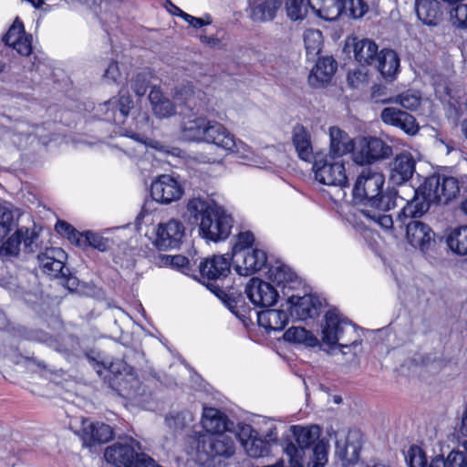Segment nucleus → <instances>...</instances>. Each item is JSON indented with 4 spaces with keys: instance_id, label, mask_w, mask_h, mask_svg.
I'll list each match as a JSON object with an SVG mask.
<instances>
[{
    "instance_id": "nucleus-1",
    "label": "nucleus",
    "mask_w": 467,
    "mask_h": 467,
    "mask_svg": "<svg viewBox=\"0 0 467 467\" xmlns=\"http://www.w3.org/2000/svg\"><path fill=\"white\" fill-rule=\"evenodd\" d=\"M384 175L365 168L357 178L353 187L354 199L362 202L367 200L371 208L358 210L355 216L362 223L377 224L387 232L394 233V223L391 215L383 212L390 208V196L383 193Z\"/></svg>"
},
{
    "instance_id": "nucleus-2",
    "label": "nucleus",
    "mask_w": 467,
    "mask_h": 467,
    "mask_svg": "<svg viewBox=\"0 0 467 467\" xmlns=\"http://www.w3.org/2000/svg\"><path fill=\"white\" fill-rule=\"evenodd\" d=\"M356 331L351 322L337 309H331L325 315L322 328V340L330 348L339 346L348 348L355 342Z\"/></svg>"
},
{
    "instance_id": "nucleus-3",
    "label": "nucleus",
    "mask_w": 467,
    "mask_h": 467,
    "mask_svg": "<svg viewBox=\"0 0 467 467\" xmlns=\"http://www.w3.org/2000/svg\"><path fill=\"white\" fill-rule=\"evenodd\" d=\"M140 450L139 442L130 439L125 442H117L108 447L104 457L109 463L117 467H150L152 462L145 453L138 452Z\"/></svg>"
},
{
    "instance_id": "nucleus-4",
    "label": "nucleus",
    "mask_w": 467,
    "mask_h": 467,
    "mask_svg": "<svg viewBox=\"0 0 467 467\" xmlns=\"http://www.w3.org/2000/svg\"><path fill=\"white\" fill-rule=\"evenodd\" d=\"M312 171L317 182L327 186L344 188L349 185L346 162L329 156L316 157Z\"/></svg>"
},
{
    "instance_id": "nucleus-5",
    "label": "nucleus",
    "mask_w": 467,
    "mask_h": 467,
    "mask_svg": "<svg viewBox=\"0 0 467 467\" xmlns=\"http://www.w3.org/2000/svg\"><path fill=\"white\" fill-rule=\"evenodd\" d=\"M231 271V263L225 255H213L205 258L199 265L202 282L215 295L220 296L223 291L213 281L222 280L228 276Z\"/></svg>"
},
{
    "instance_id": "nucleus-6",
    "label": "nucleus",
    "mask_w": 467,
    "mask_h": 467,
    "mask_svg": "<svg viewBox=\"0 0 467 467\" xmlns=\"http://www.w3.org/2000/svg\"><path fill=\"white\" fill-rule=\"evenodd\" d=\"M234 224L233 217L226 211L217 206L208 218L201 223V234L211 241H221L226 239Z\"/></svg>"
},
{
    "instance_id": "nucleus-7",
    "label": "nucleus",
    "mask_w": 467,
    "mask_h": 467,
    "mask_svg": "<svg viewBox=\"0 0 467 467\" xmlns=\"http://www.w3.org/2000/svg\"><path fill=\"white\" fill-rule=\"evenodd\" d=\"M425 192L435 202L447 203L460 192V182L457 178L445 175H433L423 182Z\"/></svg>"
},
{
    "instance_id": "nucleus-8",
    "label": "nucleus",
    "mask_w": 467,
    "mask_h": 467,
    "mask_svg": "<svg viewBox=\"0 0 467 467\" xmlns=\"http://www.w3.org/2000/svg\"><path fill=\"white\" fill-rule=\"evenodd\" d=\"M199 450L210 458H230L234 454V435L232 432L202 435L199 440Z\"/></svg>"
},
{
    "instance_id": "nucleus-9",
    "label": "nucleus",
    "mask_w": 467,
    "mask_h": 467,
    "mask_svg": "<svg viewBox=\"0 0 467 467\" xmlns=\"http://www.w3.org/2000/svg\"><path fill=\"white\" fill-rule=\"evenodd\" d=\"M392 155V148L379 138L363 139L353 153V161L359 165L371 164Z\"/></svg>"
},
{
    "instance_id": "nucleus-10",
    "label": "nucleus",
    "mask_w": 467,
    "mask_h": 467,
    "mask_svg": "<svg viewBox=\"0 0 467 467\" xmlns=\"http://www.w3.org/2000/svg\"><path fill=\"white\" fill-rule=\"evenodd\" d=\"M185 234V227L179 219L161 222L156 228L154 244L161 250L179 247Z\"/></svg>"
},
{
    "instance_id": "nucleus-11",
    "label": "nucleus",
    "mask_w": 467,
    "mask_h": 467,
    "mask_svg": "<svg viewBox=\"0 0 467 467\" xmlns=\"http://www.w3.org/2000/svg\"><path fill=\"white\" fill-rule=\"evenodd\" d=\"M150 194L154 201L169 204L181 199L183 188L173 176L162 174L152 182Z\"/></svg>"
},
{
    "instance_id": "nucleus-12",
    "label": "nucleus",
    "mask_w": 467,
    "mask_h": 467,
    "mask_svg": "<svg viewBox=\"0 0 467 467\" xmlns=\"http://www.w3.org/2000/svg\"><path fill=\"white\" fill-rule=\"evenodd\" d=\"M235 271L240 275H250L261 270L266 264L267 257L265 251L251 249L232 254Z\"/></svg>"
},
{
    "instance_id": "nucleus-13",
    "label": "nucleus",
    "mask_w": 467,
    "mask_h": 467,
    "mask_svg": "<svg viewBox=\"0 0 467 467\" xmlns=\"http://www.w3.org/2000/svg\"><path fill=\"white\" fill-rule=\"evenodd\" d=\"M402 225L406 226L407 240L413 247L420 249L422 253L432 248L435 234L428 224L418 220H410L401 223L400 227Z\"/></svg>"
},
{
    "instance_id": "nucleus-14",
    "label": "nucleus",
    "mask_w": 467,
    "mask_h": 467,
    "mask_svg": "<svg viewBox=\"0 0 467 467\" xmlns=\"http://www.w3.org/2000/svg\"><path fill=\"white\" fill-rule=\"evenodd\" d=\"M250 301L259 307H270L275 304L278 294L272 285L259 278H252L245 287Z\"/></svg>"
},
{
    "instance_id": "nucleus-15",
    "label": "nucleus",
    "mask_w": 467,
    "mask_h": 467,
    "mask_svg": "<svg viewBox=\"0 0 467 467\" xmlns=\"http://www.w3.org/2000/svg\"><path fill=\"white\" fill-rule=\"evenodd\" d=\"M202 142L215 145L223 150H234L236 140L234 135L222 123L209 119Z\"/></svg>"
},
{
    "instance_id": "nucleus-16",
    "label": "nucleus",
    "mask_w": 467,
    "mask_h": 467,
    "mask_svg": "<svg viewBox=\"0 0 467 467\" xmlns=\"http://www.w3.org/2000/svg\"><path fill=\"white\" fill-rule=\"evenodd\" d=\"M435 201L429 198L425 192L424 185L422 184L417 191L412 200L408 202L402 208L398 215V222L405 223L406 219L415 220L414 218L420 217L430 208L431 203Z\"/></svg>"
},
{
    "instance_id": "nucleus-17",
    "label": "nucleus",
    "mask_w": 467,
    "mask_h": 467,
    "mask_svg": "<svg viewBox=\"0 0 467 467\" xmlns=\"http://www.w3.org/2000/svg\"><path fill=\"white\" fill-rule=\"evenodd\" d=\"M382 121L395 126L409 135H415L419 130L416 119L410 113L394 107L385 108L380 114Z\"/></svg>"
},
{
    "instance_id": "nucleus-18",
    "label": "nucleus",
    "mask_w": 467,
    "mask_h": 467,
    "mask_svg": "<svg viewBox=\"0 0 467 467\" xmlns=\"http://www.w3.org/2000/svg\"><path fill=\"white\" fill-rule=\"evenodd\" d=\"M112 430L108 424L94 423L88 420L82 421L81 438L87 446L108 442L112 438Z\"/></svg>"
},
{
    "instance_id": "nucleus-19",
    "label": "nucleus",
    "mask_w": 467,
    "mask_h": 467,
    "mask_svg": "<svg viewBox=\"0 0 467 467\" xmlns=\"http://www.w3.org/2000/svg\"><path fill=\"white\" fill-rule=\"evenodd\" d=\"M337 69V62L331 57L318 59L308 76V83L318 88L328 84Z\"/></svg>"
},
{
    "instance_id": "nucleus-20",
    "label": "nucleus",
    "mask_w": 467,
    "mask_h": 467,
    "mask_svg": "<svg viewBox=\"0 0 467 467\" xmlns=\"http://www.w3.org/2000/svg\"><path fill=\"white\" fill-rule=\"evenodd\" d=\"M361 442L357 434L348 436L344 442H337V455L344 467L355 465L359 459Z\"/></svg>"
},
{
    "instance_id": "nucleus-21",
    "label": "nucleus",
    "mask_w": 467,
    "mask_h": 467,
    "mask_svg": "<svg viewBox=\"0 0 467 467\" xmlns=\"http://www.w3.org/2000/svg\"><path fill=\"white\" fill-rule=\"evenodd\" d=\"M329 151L327 156L341 159L354 150L352 139L337 127L329 129Z\"/></svg>"
},
{
    "instance_id": "nucleus-22",
    "label": "nucleus",
    "mask_w": 467,
    "mask_h": 467,
    "mask_svg": "<svg viewBox=\"0 0 467 467\" xmlns=\"http://www.w3.org/2000/svg\"><path fill=\"white\" fill-rule=\"evenodd\" d=\"M289 301L291 303V315L302 320L317 316L321 306L318 298L311 295H306L296 299L295 296H291Z\"/></svg>"
},
{
    "instance_id": "nucleus-23",
    "label": "nucleus",
    "mask_w": 467,
    "mask_h": 467,
    "mask_svg": "<svg viewBox=\"0 0 467 467\" xmlns=\"http://www.w3.org/2000/svg\"><path fill=\"white\" fill-rule=\"evenodd\" d=\"M216 205H212L207 200L194 197L188 200L186 204V216L190 223L198 224L199 229L202 220L208 218Z\"/></svg>"
},
{
    "instance_id": "nucleus-24",
    "label": "nucleus",
    "mask_w": 467,
    "mask_h": 467,
    "mask_svg": "<svg viewBox=\"0 0 467 467\" xmlns=\"http://www.w3.org/2000/svg\"><path fill=\"white\" fill-rule=\"evenodd\" d=\"M415 171V161L410 153L398 155L391 168L390 179L396 184H401L410 180Z\"/></svg>"
},
{
    "instance_id": "nucleus-25",
    "label": "nucleus",
    "mask_w": 467,
    "mask_h": 467,
    "mask_svg": "<svg viewBox=\"0 0 467 467\" xmlns=\"http://www.w3.org/2000/svg\"><path fill=\"white\" fill-rule=\"evenodd\" d=\"M354 57L361 66H373L379 52L378 45L371 39H354Z\"/></svg>"
},
{
    "instance_id": "nucleus-26",
    "label": "nucleus",
    "mask_w": 467,
    "mask_h": 467,
    "mask_svg": "<svg viewBox=\"0 0 467 467\" xmlns=\"http://www.w3.org/2000/svg\"><path fill=\"white\" fill-rule=\"evenodd\" d=\"M283 0H265L250 3V18L254 22L273 20Z\"/></svg>"
},
{
    "instance_id": "nucleus-27",
    "label": "nucleus",
    "mask_w": 467,
    "mask_h": 467,
    "mask_svg": "<svg viewBox=\"0 0 467 467\" xmlns=\"http://www.w3.org/2000/svg\"><path fill=\"white\" fill-rule=\"evenodd\" d=\"M308 6L320 18L335 21L342 15V0H307Z\"/></svg>"
},
{
    "instance_id": "nucleus-28",
    "label": "nucleus",
    "mask_w": 467,
    "mask_h": 467,
    "mask_svg": "<svg viewBox=\"0 0 467 467\" xmlns=\"http://www.w3.org/2000/svg\"><path fill=\"white\" fill-rule=\"evenodd\" d=\"M257 322L266 331H280L288 322V315L284 310L265 309L258 312Z\"/></svg>"
},
{
    "instance_id": "nucleus-29",
    "label": "nucleus",
    "mask_w": 467,
    "mask_h": 467,
    "mask_svg": "<svg viewBox=\"0 0 467 467\" xmlns=\"http://www.w3.org/2000/svg\"><path fill=\"white\" fill-rule=\"evenodd\" d=\"M293 144L298 157L305 161H315L311 136L307 130L302 125H296L293 130Z\"/></svg>"
},
{
    "instance_id": "nucleus-30",
    "label": "nucleus",
    "mask_w": 467,
    "mask_h": 467,
    "mask_svg": "<svg viewBox=\"0 0 467 467\" xmlns=\"http://www.w3.org/2000/svg\"><path fill=\"white\" fill-rule=\"evenodd\" d=\"M385 78L392 79L399 71L400 58L392 49H382L374 65Z\"/></svg>"
},
{
    "instance_id": "nucleus-31",
    "label": "nucleus",
    "mask_w": 467,
    "mask_h": 467,
    "mask_svg": "<svg viewBox=\"0 0 467 467\" xmlns=\"http://www.w3.org/2000/svg\"><path fill=\"white\" fill-rule=\"evenodd\" d=\"M153 114L159 119L173 116L176 113L174 103L164 97L160 88L153 87L149 94Z\"/></svg>"
},
{
    "instance_id": "nucleus-32",
    "label": "nucleus",
    "mask_w": 467,
    "mask_h": 467,
    "mask_svg": "<svg viewBox=\"0 0 467 467\" xmlns=\"http://www.w3.org/2000/svg\"><path fill=\"white\" fill-rule=\"evenodd\" d=\"M209 119L195 116L182 123V136L188 141L202 142Z\"/></svg>"
},
{
    "instance_id": "nucleus-33",
    "label": "nucleus",
    "mask_w": 467,
    "mask_h": 467,
    "mask_svg": "<svg viewBox=\"0 0 467 467\" xmlns=\"http://www.w3.org/2000/svg\"><path fill=\"white\" fill-rule=\"evenodd\" d=\"M205 94L200 89H195L191 84H183L176 88L173 99L180 105H185L189 109H196L205 99Z\"/></svg>"
},
{
    "instance_id": "nucleus-34",
    "label": "nucleus",
    "mask_w": 467,
    "mask_h": 467,
    "mask_svg": "<svg viewBox=\"0 0 467 467\" xmlns=\"http://www.w3.org/2000/svg\"><path fill=\"white\" fill-rule=\"evenodd\" d=\"M202 428L210 434L228 431L226 417L215 408H204L202 418Z\"/></svg>"
},
{
    "instance_id": "nucleus-35",
    "label": "nucleus",
    "mask_w": 467,
    "mask_h": 467,
    "mask_svg": "<svg viewBox=\"0 0 467 467\" xmlns=\"http://www.w3.org/2000/svg\"><path fill=\"white\" fill-rule=\"evenodd\" d=\"M57 260L47 268H42L43 272L52 277L61 278L63 280V285L69 289H73L77 285V278L69 275L68 269H65V261L67 259V254L62 252H57Z\"/></svg>"
},
{
    "instance_id": "nucleus-36",
    "label": "nucleus",
    "mask_w": 467,
    "mask_h": 467,
    "mask_svg": "<svg viewBox=\"0 0 467 467\" xmlns=\"http://www.w3.org/2000/svg\"><path fill=\"white\" fill-rule=\"evenodd\" d=\"M415 9L418 18L425 25H437L441 13L437 0H415Z\"/></svg>"
},
{
    "instance_id": "nucleus-37",
    "label": "nucleus",
    "mask_w": 467,
    "mask_h": 467,
    "mask_svg": "<svg viewBox=\"0 0 467 467\" xmlns=\"http://www.w3.org/2000/svg\"><path fill=\"white\" fill-rule=\"evenodd\" d=\"M446 243L455 254L467 255V224L452 228L446 235Z\"/></svg>"
},
{
    "instance_id": "nucleus-38",
    "label": "nucleus",
    "mask_w": 467,
    "mask_h": 467,
    "mask_svg": "<svg viewBox=\"0 0 467 467\" xmlns=\"http://www.w3.org/2000/svg\"><path fill=\"white\" fill-rule=\"evenodd\" d=\"M291 429L298 445V447L296 446L299 451L298 457H303L305 449H308L318 438V428L317 426L309 428L292 426Z\"/></svg>"
},
{
    "instance_id": "nucleus-39",
    "label": "nucleus",
    "mask_w": 467,
    "mask_h": 467,
    "mask_svg": "<svg viewBox=\"0 0 467 467\" xmlns=\"http://www.w3.org/2000/svg\"><path fill=\"white\" fill-rule=\"evenodd\" d=\"M26 234L24 229H17L10 235L5 242L0 246V257L4 260H13L16 258L20 253V244L22 243L23 234Z\"/></svg>"
},
{
    "instance_id": "nucleus-40",
    "label": "nucleus",
    "mask_w": 467,
    "mask_h": 467,
    "mask_svg": "<svg viewBox=\"0 0 467 467\" xmlns=\"http://www.w3.org/2000/svg\"><path fill=\"white\" fill-rule=\"evenodd\" d=\"M303 36L306 57L308 59H315L323 47L322 32L318 29L309 28L305 31Z\"/></svg>"
},
{
    "instance_id": "nucleus-41",
    "label": "nucleus",
    "mask_w": 467,
    "mask_h": 467,
    "mask_svg": "<svg viewBox=\"0 0 467 467\" xmlns=\"http://www.w3.org/2000/svg\"><path fill=\"white\" fill-rule=\"evenodd\" d=\"M283 337L285 341L303 344L306 347H315L318 344L317 337L302 327H290Z\"/></svg>"
},
{
    "instance_id": "nucleus-42",
    "label": "nucleus",
    "mask_w": 467,
    "mask_h": 467,
    "mask_svg": "<svg viewBox=\"0 0 467 467\" xmlns=\"http://www.w3.org/2000/svg\"><path fill=\"white\" fill-rule=\"evenodd\" d=\"M107 105L114 111V121L118 123L123 122L124 119L129 115L130 110L133 107V102L129 95H120L118 99H111Z\"/></svg>"
},
{
    "instance_id": "nucleus-43",
    "label": "nucleus",
    "mask_w": 467,
    "mask_h": 467,
    "mask_svg": "<svg viewBox=\"0 0 467 467\" xmlns=\"http://www.w3.org/2000/svg\"><path fill=\"white\" fill-rule=\"evenodd\" d=\"M432 467H467V455L460 451H451L446 458L436 456Z\"/></svg>"
},
{
    "instance_id": "nucleus-44",
    "label": "nucleus",
    "mask_w": 467,
    "mask_h": 467,
    "mask_svg": "<svg viewBox=\"0 0 467 467\" xmlns=\"http://www.w3.org/2000/svg\"><path fill=\"white\" fill-rule=\"evenodd\" d=\"M270 445L271 444L256 434L254 439L246 441L243 447L250 457L261 458L269 454Z\"/></svg>"
},
{
    "instance_id": "nucleus-45",
    "label": "nucleus",
    "mask_w": 467,
    "mask_h": 467,
    "mask_svg": "<svg viewBox=\"0 0 467 467\" xmlns=\"http://www.w3.org/2000/svg\"><path fill=\"white\" fill-rule=\"evenodd\" d=\"M420 92L410 89L396 97H390L388 100H384V102L398 103L407 109L414 110L420 106Z\"/></svg>"
},
{
    "instance_id": "nucleus-46",
    "label": "nucleus",
    "mask_w": 467,
    "mask_h": 467,
    "mask_svg": "<svg viewBox=\"0 0 467 467\" xmlns=\"http://www.w3.org/2000/svg\"><path fill=\"white\" fill-rule=\"evenodd\" d=\"M269 278L278 285H285L286 283L292 282L296 278L295 273L291 268L284 264H277L272 266L269 271Z\"/></svg>"
},
{
    "instance_id": "nucleus-47",
    "label": "nucleus",
    "mask_w": 467,
    "mask_h": 467,
    "mask_svg": "<svg viewBox=\"0 0 467 467\" xmlns=\"http://www.w3.org/2000/svg\"><path fill=\"white\" fill-rule=\"evenodd\" d=\"M76 245L79 247L92 246L99 251H106L108 248L106 239L89 231L82 233L81 236H78Z\"/></svg>"
},
{
    "instance_id": "nucleus-48",
    "label": "nucleus",
    "mask_w": 467,
    "mask_h": 467,
    "mask_svg": "<svg viewBox=\"0 0 467 467\" xmlns=\"http://www.w3.org/2000/svg\"><path fill=\"white\" fill-rule=\"evenodd\" d=\"M258 429L256 434L264 438L269 444L275 443L278 440L276 425L273 420L263 418L257 422Z\"/></svg>"
},
{
    "instance_id": "nucleus-49",
    "label": "nucleus",
    "mask_w": 467,
    "mask_h": 467,
    "mask_svg": "<svg viewBox=\"0 0 467 467\" xmlns=\"http://www.w3.org/2000/svg\"><path fill=\"white\" fill-rule=\"evenodd\" d=\"M342 14L351 18H360L368 11V5L363 0H342Z\"/></svg>"
},
{
    "instance_id": "nucleus-50",
    "label": "nucleus",
    "mask_w": 467,
    "mask_h": 467,
    "mask_svg": "<svg viewBox=\"0 0 467 467\" xmlns=\"http://www.w3.org/2000/svg\"><path fill=\"white\" fill-rule=\"evenodd\" d=\"M151 78V72L144 69L130 80V88L138 96L142 97L147 92Z\"/></svg>"
},
{
    "instance_id": "nucleus-51",
    "label": "nucleus",
    "mask_w": 467,
    "mask_h": 467,
    "mask_svg": "<svg viewBox=\"0 0 467 467\" xmlns=\"http://www.w3.org/2000/svg\"><path fill=\"white\" fill-rule=\"evenodd\" d=\"M285 8L288 17L295 21L304 19L307 13L305 0H286Z\"/></svg>"
},
{
    "instance_id": "nucleus-52",
    "label": "nucleus",
    "mask_w": 467,
    "mask_h": 467,
    "mask_svg": "<svg viewBox=\"0 0 467 467\" xmlns=\"http://www.w3.org/2000/svg\"><path fill=\"white\" fill-rule=\"evenodd\" d=\"M53 347L57 352L74 354L79 349V341L76 337L67 335L62 337L60 341H56Z\"/></svg>"
},
{
    "instance_id": "nucleus-53",
    "label": "nucleus",
    "mask_w": 467,
    "mask_h": 467,
    "mask_svg": "<svg viewBox=\"0 0 467 467\" xmlns=\"http://www.w3.org/2000/svg\"><path fill=\"white\" fill-rule=\"evenodd\" d=\"M406 461L409 467H432V462L428 466L427 458L423 451L418 446H412L408 451Z\"/></svg>"
},
{
    "instance_id": "nucleus-54",
    "label": "nucleus",
    "mask_w": 467,
    "mask_h": 467,
    "mask_svg": "<svg viewBox=\"0 0 467 467\" xmlns=\"http://www.w3.org/2000/svg\"><path fill=\"white\" fill-rule=\"evenodd\" d=\"M193 420L192 413L189 411L178 412L176 415L166 417V422L170 428L182 430Z\"/></svg>"
},
{
    "instance_id": "nucleus-55",
    "label": "nucleus",
    "mask_w": 467,
    "mask_h": 467,
    "mask_svg": "<svg viewBox=\"0 0 467 467\" xmlns=\"http://www.w3.org/2000/svg\"><path fill=\"white\" fill-rule=\"evenodd\" d=\"M451 20L459 28H467V5L460 4L451 11Z\"/></svg>"
},
{
    "instance_id": "nucleus-56",
    "label": "nucleus",
    "mask_w": 467,
    "mask_h": 467,
    "mask_svg": "<svg viewBox=\"0 0 467 467\" xmlns=\"http://www.w3.org/2000/svg\"><path fill=\"white\" fill-rule=\"evenodd\" d=\"M24 36H26L24 25L21 21L16 19L8 32L4 36L3 40L6 45L10 46L11 44H15L17 39L23 37Z\"/></svg>"
},
{
    "instance_id": "nucleus-57",
    "label": "nucleus",
    "mask_w": 467,
    "mask_h": 467,
    "mask_svg": "<svg viewBox=\"0 0 467 467\" xmlns=\"http://www.w3.org/2000/svg\"><path fill=\"white\" fill-rule=\"evenodd\" d=\"M14 214L10 209L0 210V240H2L14 225Z\"/></svg>"
},
{
    "instance_id": "nucleus-58",
    "label": "nucleus",
    "mask_w": 467,
    "mask_h": 467,
    "mask_svg": "<svg viewBox=\"0 0 467 467\" xmlns=\"http://www.w3.org/2000/svg\"><path fill=\"white\" fill-rule=\"evenodd\" d=\"M56 231L67 237V239L72 243L76 244L77 239H78V236H81L82 233L78 232L72 225L67 223L65 221H58L56 223L55 226Z\"/></svg>"
},
{
    "instance_id": "nucleus-59",
    "label": "nucleus",
    "mask_w": 467,
    "mask_h": 467,
    "mask_svg": "<svg viewBox=\"0 0 467 467\" xmlns=\"http://www.w3.org/2000/svg\"><path fill=\"white\" fill-rule=\"evenodd\" d=\"M254 241V234L251 232H244L238 234V239L233 247V254L251 250Z\"/></svg>"
},
{
    "instance_id": "nucleus-60",
    "label": "nucleus",
    "mask_w": 467,
    "mask_h": 467,
    "mask_svg": "<svg viewBox=\"0 0 467 467\" xmlns=\"http://www.w3.org/2000/svg\"><path fill=\"white\" fill-rule=\"evenodd\" d=\"M57 252H62V249L58 247H50L47 248L45 252L38 254L37 260L39 266L41 268H47V266L55 263V261L57 260Z\"/></svg>"
},
{
    "instance_id": "nucleus-61",
    "label": "nucleus",
    "mask_w": 467,
    "mask_h": 467,
    "mask_svg": "<svg viewBox=\"0 0 467 467\" xmlns=\"http://www.w3.org/2000/svg\"><path fill=\"white\" fill-rule=\"evenodd\" d=\"M256 432L257 430H254L251 425L243 423L238 425L237 437L241 444L244 446L246 441L254 439V437L256 435ZM234 435L236 437L235 434Z\"/></svg>"
},
{
    "instance_id": "nucleus-62",
    "label": "nucleus",
    "mask_w": 467,
    "mask_h": 467,
    "mask_svg": "<svg viewBox=\"0 0 467 467\" xmlns=\"http://www.w3.org/2000/svg\"><path fill=\"white\" fill-rule=\"evenodd\" d=\"M30 37V36L26 35L17 39L15 44H11L10 47H13L20 55L28 56L32 52Z\"/></svg>"
},
{
    "instance_id": "nucleus-63",
    "label": "nucleus",
    "mask_w": 467,
    "mask_h": 467,
    "mask_svg": "<svg viewBox=\"0 0 467 467\" xmlns=\"http://www.w3.org/2000/svg\"><path fill=\"white\" fill-rule=\"evenodd\" d=\"M313 462L325 464L327 462V448L323 442H317L313 449Z\"/></svg>"
},
{
    "instance_id": "nucleus-64",
    "label": "nucleus",
    "mask_w": 467,
    "mask_h": 467,
    "mask_svg": "<svg viewBox=\"0 0 467 467\" xmlns=\"http://www.w3.org/2000/svg\"><path fill=\"white\" fill-rule=\"evenodd\" d=\"M298 450L293 443H288L285 447V452L290 457L289 467H304L301 463L302 457H298Z\"/></svg>"
}]
</instances>
